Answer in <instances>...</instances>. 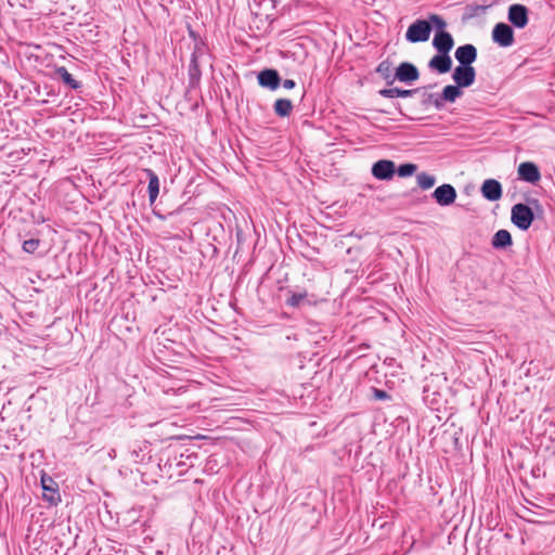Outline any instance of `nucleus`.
Instances as JSON below:
<instances>
[{
  "label": "nucleus",
  "mask_w": 555,
  "mask_h": 555,
  "mask_svg": "<svg viewBox=\"0 0 555 555\" xmlns=\"http://www.w3.org/2000/svg\"><path fill=\"white\" fill-rule=\"evenodd\" d=\"M282 85L285 89H293L296 82L293 79H285Z\"/></svg>",
  "instance_id": "c85d7f7f"
},
{
  "label": "nucleus",
  "mask_w": 555,
  "mask_h": 555,
  "mask_svg": "<svg viewBox=\"0 0 555 555\" xmlns=\"http://www.w3.org/2000/svg\"><path fill=\"white\" fill-rule=\"evenodd\" d=\"M293 109V103L287 99H279L274 103V112L278 116L286 117Z\"/></svg>",
  "instance_id": "aec40b11"
},
{
  "label": "nucleus",
  "mask_w": 555,
  "mask_h": 555,
  "mask_svg": "<svg viewBox=\"0 0 555 555\" xmlns=\"http://www.w3.org/2000/svg\"><path fill=\"white\" fill-rule=\"evenodd\" d=\"M306 293H296V294H293L288 299H287V305L292 306V307H298L305 299H306Z\"/></svg>",
  "instance_id": "bb28decb"
},
{
  "label": "nucleus",
  "mask_w": 555,
  "mask_h": 555,
  "mask_svg": "<svg viewBox=\"0 0 555 555\" xmlns=\"http://www.w3.org/2000/svg\"><path fill=\"white\" fill-rule=\"evenodd\" d=\"M430 33L431 24L427 20H416L409 26L405 39L412 43L424 42L429 39Z\"/></svg>",
  "instance_id": "f03ea898"
},
{
  "label": "nucleus",
  "mask_w": 555,
  "mask_h": 555,
  "mask_svg": "<svg viewBox=\"0 0 555 555\" xmlns=\"http://www.w3.org/2000/svg\"><path fill=\"white\" fill-rule=\"evenodd\" d=\"M375 393L378 399H384L387 397V393L383 390H376Z\"/></svg>",
  "instance_id": "c756f323"
},
{
  "label": "nucleus",
  "mask_w": 555,
  "mask_h": 555,
  "mask_svg": "<svg viewBox=\"0 0 555 555\" xmlns=\"http://www.w3.org/2000/svg\"><path fill=\"white\" fill-rule=\"evenodd\" d=\"M433 46L439 53L446 54L453 48L454 41L449 33L437 31L433 40Z\"/></svg>",
  "instance_id": "f8f14e48"
},
{
  "label": "nucleus",
  "mask_w": 555,
  "mask_h": 555,
  "mask_svg": "<svg viewBox=\"0 0 555 555\" xmlns=\"http://www.w3.org/2000/svg\"><path fill=\"white\" fill-rule=\"evenodd\" d=\"M418 89L401 90L399 88L383 89L379 94L384 98H408L417 92Z\"/></svg>",
  "instance_id": "6ab92c4d"
},
{
  "label": "nucleus",
  "mask_w": 555,
  "mask_h": 555,
  "mask_svg": "<svg viewBox=\"0 0 555 555\" xmlns=\"http://www.w3.org/2000/svg\"><path fill=\"white\" fill-rule=\"evenodd\" d=\"M531 203L538 206V201L537 199L532 201Z\"/></svg>",
  "instance_id": "2f4dec72"
},
{
  "label": "nucleus",
  "mask_w": 555,
  "mask_h": 555,
  "mask_svg": "<svg viewBox=\"0 0 555 555\" xmlns=\"http://www.w3.org/2000/svg\"><path fill=\"white\" fill-rule=\"evenodd\" d=\"M57 75L62 79V81L70 87L72 89H78L80 88V83L73 78V76L68 73V70L65 67L57 68Z\"/></svg>",
  "instance_id": "412c9836"
},
{
  "label": "nucleus",
  "mask_w": 555,
  "mask_h": 555,
  "mask_svg": "<svg viewBox=\"0 0 555 555\" xmlns=\"http://www.w3.org/2000/svg\"><path fill=\"white\" fill-rule=\"evenodd\" d=\"M145 173L149 177V198L150 203L153 204L159 193V180L157 175L152 169H145Z\"/></svg>",
  "instance_id": "dca6fc26"
},
{
  "label": "nucleus",
  "mask_w": 555,
  "mask_h": 555,
  "mask_svg": "<svg viewBox=\"0 0 555 555\" xmlns=\"http://www.w3.org/2000/svg\"><path fill=\"white\" fill-rule=\"evenodd\" d=\"M377 72L384 77V78H388L389 77V72H390V64L388 62H382L378 67H377Z\"/></svg>",
  "instance_id": "cd10ccee"
},
{
  "label": "nucleus",
  "mask_w": 555,
  "mask_h": 555,
  "mask_svg": "<svg viewBox=\"0 0 555 555\" xmlns=\"http://www.w3.org/2000/svg\"><path fill=\"white\" fill-rule=\"evenodd\" d=\"M433 197L439 205L449 206L455 202L456 191L451 184H442L434 191Z\"/></svg>",
  "instance_id": "39448f33"
},
{
  "label": "nucleus",
  "mask_w": 555,
  "mask_h": 555,
  "mask_svg": "<svg viewBox=\"0 0 555 555\" xmlns=\"http://www.w3.org/2000/svg\"><path fill=\"white\" fill-rule=\"evenodd\" d=\"M508 21L517 28L528 24V9L522 4H512L508 9Z\"/></svg>",
  "instance_id": "0eeeda50"
},
{
  "label": "nucleus",
  "mask_w": 555,
  "mask_h": 555,
  "mask_svg": "<svg viewBox=\"0 0 555 555\" xmlns=\"http://www.w3.org/2000/svg\"><path fill=\"white\" fill-rule=\"evenodd\" d=\"M396 171L395 163L388 159H380L372 167V175L379 180H389Z\"/></svg>",
  "instance_id": "423d86ee"
},
{
  "label": "nucleus",
  "mask_w": 555,
  "mask_h": 555,
  "mask_svg": "<svg viewBox=\"0 0 555 555\" xmlns=\"http://www.w3.org/2000/svg\"><path fill=\"white\" fill-rule=\"evenodd\" d=\"M534 215L532 208L528 205L518 203L512 207L511 220L518 229L524 231L528 230L531 227Z\"/></svg>",
  "instance_id": "f257e3e1"
},
{
  "label": "nucleus",
  "mask_w": 555,
  "mask_h": 555,
  "mask_svg": "<svg viewBox=\"0 0 555 555\" xmlns=\"http://www.w3.org/2000/svg\"><path fill=\"white\" fill-rule=\"evenodd\" d=\"M480 192L486 199L495 202L502 197V185L498 180L487 179L483 181Z\"/></svg>",
  "instance_id": "9d476101"
},
{
  "label": "nucleus",
  "mask_w": 555,
  "mask_h": 555,
  "mask_svg": "<svg viewBox=\"0 0 555 555\" xmlns=\"http://www.w3.org/2000/svg\"><path fill=\"white\" fill-rule=\"evenodd\" d=\"M517 172L521 180L532 184L537 183L541 179L538 166L531 162L521 163L518 166Z\"/></svg>",
  "instance_id": "1a4fd4ad"
},
{
  "label": "nucleus",
  "mask_w": 555,
  "mask_h": 555,
  "mask_svg": "<svg viewBox=\"0 0 555 555\" xmlns=\"http://www.w3.org/2000/svg\"><path fill=\"white\" fill-rule=\"evenodd\" d=\"M425 105H433L437 109H441L443 107L442 99L440 94L428 93L425 94L423 100Z\"/></svg>",
  "instance_id": "5701e85b"
},
{
  "label": "nucleus",
  "mask_w": 555,
  "mask_h": 555,
  "mask_svg": "<svg viewBox=\"0 0 555 555\" xmlns=\"http://www.w3.org/2000/svg\"><path fill=\"white\" fill-rule=\"evenodd\" d=\"M428 67L433 70L438 72L439 74H446L452 67V60L449 53H439L429 61Z\"/></svg>",
  "instance_id": "2eb2a0df"
},
{
  "label": "nucleus",
  "mask_w": 555,
  "mask_h": 555,
  "mask_svg": "<svg viewBox=\"0 0 555 555\" xmlns=\"http://www.w3.org/2000/svg\"><path fill=\"white\" fill-rule=\"evenodd\" d=\"M462 88L456 83L455 86L449 85L443 88L441 95L442 103L450 102L453 103L457 98L462 96L463 92Z\"/></svg>",
  "instance_id": "a211bd4d"
},
{
  "label": "nucleus",
  "mask_w": 555,
  "mask_h": 555,
  "mask_svg": "<svg viewBox=\"0 0 555 555\" xmlns=\"http://www.w3.org/2000/svg\"><path fill=\"white\" fill-rule=\"evenodd\" d=\"M193 69H191V75L194 76V73L193 72H197V65L195 63V61L193 60Z\"/></svg>",
  "instance_id": "7c9ffc66"
},
{
  "label": "nucleus",
  "mask_w": 555,
  "mask_h": 555,
  "mask_svg": "<svg viewBox=\"0 0 555 555\" xmlns=\"http://www.w3.org/2000/svg\"><path fill=\"white\" fill-rule=\"evenodd\" d=\"M512 235L507 230H499L492 237V246L498 249L506 248L512 245Z\"/></svg>",
  "instance_id": "f3484780"
},
{
  "label": "nucleus",
  "mask_w": 555,
  "mask_h": 555,
  "mask_svg": "<svg viewBox=\"0 0 555 555\" xmlns=\"http://www.w3.org/2000/svg\"><path fill=\"white\" fill-rule=\"evenodd\" d=\"M417 167L414 164H403L397 169V173L400 177L412 176L416 171Z\"/></svg>",
  "instance_id": "393cba45"
},
{
  "label": "nucleus",
  "mask_w": 555,
  "mask_h": 555,
  "mask_svg": "<svg viewBox=\"0 0 555 555\" xmlns=\"http://www.w3.org/2000/svg\"><path fill=\"white\" fill-rule=\"evenodd\" d=\"M454 56L460 65L472 66L477 59V49L470 43L460 46L455 50Z\"/></svg>",
  "instance_id": "6e6552de"
},
{
  "label": "nucleus",
  "mask_w": 555,
  "mask_h": 555,
  "mask_svg": "<svg viewBox=\"0 0 555 555\" xmlns=\"http://www.w3.org/2000/svg\"><path fill=\"white\" fill-rule=\"evenodd\" d=\"M416 179L418 186L423 190H428L433 188L436 183V178L426 172L418 173Z\"/></svg>",
  "instance_id": "4be33fe9"
},
{
  "label": "nucleus",
  "mask_w": 555,
  "mask_h": 555,
  "mask_svg": "<svg viewBox=\"0 0 555 555\" xmlns=\"http://www.w3.org/2000/svg\"><path fill=\"white\" fill-rule=\"evenodd\" d=\"M40 241L37 238H29L24 241L23 249L26 253L33 254L39 246Z\"/></svg>",
  "instance_id": "a878e982"
},
{
  "label": "nucleus",
  "mask_w": 555,
  "mask_h": 555,
  "mask_svg": "<svg viewBox=\"0 0 555 555\" xmlns=\"http://www.w3.org/2000/svg\"><path fill=\"white\" fill-rule=\"evenodd\" d=\"M41 486L43 490V499L52 505H56L61 499L56 490V483L51 477L42 476Z\"/></svg>",
  "instance_id": "9b49d317"
},
{
  "label": "nucleus",
  "mask_w": 555,
  "mask_h": 555,
  "mask_svg": "<svg viewBox=\"0 0 555 555\" xmlns=\"http://www.w3.org/2000/svg\"><path fill=\"white\" fill-rule=\"evenodd\" d=\"M476 78V70L473 66L459 65L455 67L452 79L461 88L472 86Z\"/></svg>",
  "instance_id": "20e7f679"
},
{
  "label": "nucleus",
  "mask_w": 555,
  "mask_h": 555,
  "mask_svg": "<svg viewBox=\"0 0 555 555\" xmlns=\"http://www.w3.org/2000/svg\"><path fill=\"white\" fill-rule=\"evenodd\" d=\"M417 68L408 62L401 63L396 69V78L403 82L414 81L418 78Z\"/></svg>",
  "instance_id": "4468645a"
},
{
  "label": "nucleus",
  "mask_w": 555,
  "mask_h": 555,
  "mask_svg": "<svg viewBox=\"0 0 555 555\" xmlns=\"http://www.w3.org/2000/svg\"><path fill=\"white\" fill-rule=\"evenodd\" d=\"M427 21L431 24V29L436 28L438 31H444L447 23L441 16L431 14Z\"/></svg>",
  "instance_id": "b1692460"
},
{
  "label": "nucleus",
  "mask_w": 555,
  "mask_h": 555,
  "mask_svg": "<svg viewBox=\"0 0 555 555\" xmlns=\"http://www.w3.org/2000/svg\"><path fill=\"white\" fill-rule=\"evenodd\" d=\"M258 82L261 87L275 90L280 86L281 78L275 69H264L259 73Z\"/></svg>",
  "instance_id": "ddd939ff"
},
{
  "label": "nucleus",
  "mask_w": 555,
  "mask_h": 555,
  "mask_svg": "<svg viewBox=\"0 0 555 555\" xmlns=\"http://www.w3.org/2000/svg\"><path fill=\"white\" fill-rule=\"evenodd\" d=\"M492 39L501 47H511L514 43V31L505 23H499L492 30Z\"/></svg>",
  "instance_id": "7ed1b4c3"
}]
</instances>
